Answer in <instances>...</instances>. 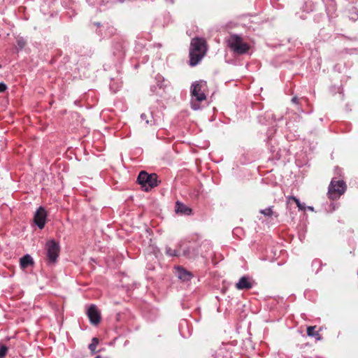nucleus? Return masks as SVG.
<instances>
[{"mask_svg": "<svg viewBox=\"0 0 358 358\" xmlns=\"http://www.w3.org/2000/svg\"><path fill=\"white\" fill-rule=\"evenodd\" d=\"M308 209L310 210H313V207L309 206Z\"/></svg>", "mask_w": 358, "mask_h": 358, "instance_id": "a878e982", "label": "nucleus"}, {"mask_svg": "<svg viewBox=\"0 0 358 358\" xmlns=\"http://www.w3.org/2000/svg\"><path fill=\"white\" fill-rule=\"evenodd\" d=\"M120 2H123L124 0H119Z\"/></svg>", "mask_w": 358, "mask_h": 358, "instance_id": "bb28decb", "label": "nucleus"}, {"mask_svg": "<svg viewBox=\"0 0 358 358\" xmlns=\"http://www.w3.org/2000/svg\"><path fill=\"white\" fill-rule=\"evenodd\" d=\"M8 352V348L4 345H0V358H3Z\"/></svg>", "mask_w": 358, "mask_h": 358, "instance_id": "6ab92c4d", "label": "nucleus"}, {"mask_svg": "<svg viewBox=\"0 0 358 358\" xmlns=\"http://www.w3.org/2000/svg\"><path fill=\"white\" fill-rule=\"evenodd\" d=\"M141 119L142 121H145V124H152V117L150 114L142 113L141 115Z\"/></svg>", "mask_w": 358, "mask_h": 358, "instance_id": "dca6fc26", "label": "nucleus"}, {"mask_svg": "<svg viewBox=\"0 0 358 358\" xmlns=\"http://www.w3.org/2000/svg\"><path fill=\"white\" fill-rule=\"evenodd\" d=\"M290 199H292V201H294L295 203L296 202V200H299L297 198H296L295 196H290Z\"/></svg>", "mask_w": 358, "mask_h": 358, "instance_id": "b1692460", "label": "nucleus"}, {"mask_svg": "<svg viewBox=\"0 0 358 358\" xmlns=\"http://www.w3.org/2000/svg\"><path fill=\"white\" fill-rule=\"evenodd\" d=\"M27 44L26 40L22 37L16 38V47L18 50H22Z\"/></svg>", "mask_w": 358, "mask_h": 358, "instance_id": "4468645a", "label": "nucleus"}, {"mask_svg": "<svg viewBox=\"0 0 358 358\" xmlns=\"http://www.w3.org/2000/svg\"><path fill=\"white\" fill-rule=\"evenodd\" d=\"M20 264L21 268H25L29 266H31L34 264V261L32 257L29 255H25L20 259Z\"/></svg>", "mask_w": 358, "mask_h": 358, "instance_id": "f8f14e48", "label": "nucleus"}, {"mask_svg": "<svg viewBox=\"0 0 358 358\" xmlns=\"http://www.w3.org/2000/svg\"><path fill=\"white\" fill-rule=\"evenodd\" d=\"M315 327L310 326L307 328V335L310 337H315L317 339H320V334L315 330Z\"/></svg>", "mask_w": 358, "mask_h": 358, "instance_id": "ddd939ff", "label": "nucleus"}, {"mask_svg": "<svg viewBox=\"0 0 358 358\" xmlns=\"http://www.w3.org/2000/svg\"><path fill=\"white\" fill-rule=\"evenodd\" d=\"M236 288L238 290L250 289L253 287V282L247 276L241 277L236 283Z\"/></svg>", "mask_w": 358, "mask_h": 358, "instance_id": "1a4fd4ad", "label": "nucleus"}, {"mask_svg": "<svg viewBox=\"0 0 358 358\" xmlns=\"http://www.w3.org/2000/svg\"><path fill=\"white\" fill-rule=\"evenodd\" d=\"M99 343V339L97 338H93L92 340V343L89 345V349L94 352L96 351V346Z\"/></svg>", "mask_w": 358, "mask_h": 358, "instance_id": "f3484780", "label": "nucleus"}, {"mask_svg": "<svg viewBox=\"0 0 358 358\" xmlns=\"http://www.w3.org/2000/svg\"><path fill=\"white\" fill-rule=\"evenodd\" d=\"M228 45L236 55L245 54L250 49L249 45L244 43L240 36L235 34L231 35L228 39Z\"/></svg>", "mask_w": 358, "mask_h": 358, "instance_id": "7ed1b4c3", "label": "nucleus"}, {"mask_svg": "<svg viewBox=\"0 0 358 358\" xmlns=\"http://www.w3.org/2000/svg\"><path fill=\"white\" fill-rule=\"evenodd\" d=\"M47 213L43 207H39L34 214V221L39 229H43L45 224Z\"/></svg>", "mask_w": 358, "mask_h": 358, "instance_id": "0eeeda50", "label": "nucleus"}, {"mask_svg": "<svg viewBox=\"0 0 358 358\" xmlns=\"http://www.w3.org/2000/svg\"><path fill=\"white\" fill-rule=\"evenodd\" d=\"M138 183L145 191L148 192L152 188L157 186V176L155 173L148 174L147 172L141 171L137 178Z\"/></svg>", "mask_w": 358, "mask_h": 358, "instance_id": "20e7f679", "label": "nucleus"}, {"mask_svg": "<svg viewBox=\"0 0 358 358\" xmlns=\"http://www.w3.org/2000/svg\"><path fill=\"white\" fill-rule=\"evenodd\" d=\"M207 52L206 40L201 38H194L189 47V65L194 66L203 59Z\"/></svg>", "mask_w": 358, "mask_h": 358, "instance_id": "f257e3e1", "label": "nucleus"}, {"mask_svg": "<svg viewBox=\"0 0 358 358\" xmlns=\"http://www.w3.org/2000/svg\"><path fill=\"white\" fill-rule=\"evenodd\" d=\"M206 82L204 80H199L192 83L191 86V95L192 99L191 107L193 110H196L200 108L199 102L206 99V96L204 94V90L206 88Z\"/></svg>", "mask_w": 358, "mask_h": 358, "instance_id": "f03ea898", "label": "nucleus"}, {"mask_svg": "<svg viewBox=\"0 0 358 358\" xmlns=\"http://www.w3.org/2000/svg\"><path fill=\"white\" fill-rule=\"evenodd\" d=\"M296 204L297 205L300 210H303L305 208V206L301 203L299 200H296Z\"/></svg>", "mask_w": 358, "mask_h": 358, "instance_id": "412c9836", "label": "nucleus"}, {"mask_svg": "<svg viewBox=\"0 0 358 358\" xmlns=\"http://www.w3.org/2000/svg\"><path fill=\"white\" fill-rule=\"evenodd\" d=\"M189 250H185L183 251V252H182V255H183L184 256H185V257H188V256H189Z\"/></svg>", "mask_w": 358, "mask_h": 358, "instance_id": "4be33fe9", "label": "nucleus"}, {"mask_svg": "<svg viewBox=\"0 0 358 358\" xmlns=\"http://www.w3.org/2000/svg\"><path fill=\"white\" fill-rule=\"evenodd\" d=\"M45 249L48 260L51 263H55L57 261L59 252V245L58 243L54 240L49 241L46 243Z\"/></svg>", "mask_w": 358, "mask_h": 358, "instance_id": "423d86ee", "label": "nucleus"}, {"mask_svg": "<svg viewBox=\"0 0 358 358\" xmlns=\"http://www.w3.org/2000/svg\"><path fill=\"white\" fill-rule=\"evenodd\" d=\"M95 358H101V357H100V356H97V357H96Z\"/></svg>", "mask_w": 358, "mask_h": 358, "instance_id": "cd10ccee", "label": "nucleus"}, {"mask_svg": "<svg viewBox=\"0 0 358 358\" xmlns=\"http://www.w3.org/2000/svg\"><path fill=\"white\" fill-rule=\"evenodd\" d=\"M345 189L346 185L343 180L332 179L329 186V198L333 200L336 199L345 192Z\"/></svg>", "mask_w": 358, "mask_h": 358, "instance_id": "39448f33", "label": "nucleus"}, {"mask_svg": "<svg viewBox=\"0 0 358 358\" xmlns=\"http://www.w3.org/2000/svg\"><path fill=\"white\" fill-rule=\"evenodd\" d=\"M87 315L90 322L94 324H98L101 321V315L95 305H91L87 311Z\"/></svg>", "mask_w": 358, "mask_h": 358, "instance_id": "6e6552de", "label": "nucleus"}, {"mask_svg": "<svg viewBox=\"0 0 358 358\" xmlns=\"http://www.w3.org/2000/svg\"><path fill=\"white\" fill-rule=\"evenodd\" d=\"M260 213L263 214L265 216H268V217H271L274 214V213L272 210V207H268L267 208L261 210Z\"/></svg>", "mask_w": 358, "mask_h": 358, "instance_id": "a211bd4d", "label": "nucleus"}, {"mask_svg": "<svg viewBox=\"0 0 358 358\" xmlns=\"http://www.w3.org/2000/svg\"><path fill=\"white\" fill-rule=\"evenodd\" d=\"M7 89L6 84L0 83V92H3Z\"/></svg>", "mask_w": 358, "mask_h": 358, "instance_id": "aec40b11", "label": "nucleus"}, {"mask_svg": "<svg viewBox=\"0 0 358 358\" xmlns=\"http://www.w3.org/2000/svg\"><path fill=\"white\" fill-rule=\"evenodd\" d=\"M175 211L177 214L189 215L192 214V209L180 201H176Z\"/></svg>", "mask_w": 358, "mask_h": 358, "instance_id": "9d476101", "label": "nucleus"}, {"mask_svg": "<svg viewBox=\"0 0 358 358\" xmlns=\"http://www.w3.org/2000/svg\"><path fill=\"white\" fill-rule=\"evenodd\" d=\"M290 199H292V201H294L295 203L296 202V200H299L297 198H296L295 196H290Z\"/></svg>", "mask_w": 358, "mask_h": 358, "instance_id": "393cba45", "label": "nucleus"}, {"mask_svg": "<svg viewBox=\"0 0 358 358\" xmlns=\"http://www.w3.org/2000/svg\"><path fill=\"white\" fill-rule=\"evenodd\" d=\"M292 101L294 103H298V99L296 97H293L292 99Z\"/></svg>", "mask_w": 358, "mask_h": 358, "instance_id": "5701e85b", "label": "nucleus"}, {"mask_svg": "<svg viewBox=\"0 0 358 358\" xmlns=\"http://www.w3.org/2000/svg\"><path fill=\"white\" fill-rule=\"evenodd\" d=\"M166 254L171 257H179L180 255V253L178 250H173L170 247H166Z\"/></svg>", "mask_w": 358, "mask_h": 358, "instance_id": "2eb2a0df", "label": "nucleus"}, {"mask_svg": "<svg viewBox=\"0 0 358 358\" xmlns=\"http://www.w3.org/2000/svg\"><path fill=\"white\" fill-rule=\"evenodd\" d=\"M176 275L182 281H188L192 277V275L189 271L180 266L176 268Z\"/></svg>", "mask_w": 358, "mask_h": 358, "instance_id": "9b49d317", "label": "nucleus"}]
</instances>
